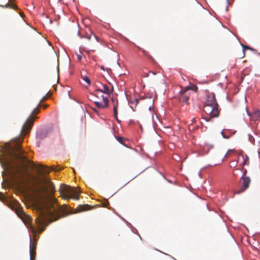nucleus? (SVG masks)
I'll return each mask as SVG.
<instances>
[{
    "label": "nucleus",
    "instance_id": "29",
    "mask_svg": "<svg viewBox=\"0 0 260 260\" xmlns=\"http://www.w3.org/2000/svg\"><path fill=\"white\" fill-rule=\"evenodd\" d=\"M247 171L246 170H244L242 176L245 177V175L246 174Z\"/></svg>",
    "mask_w": 260,
    "mask_h": 260
},
{
    "label": "nucleus",
    "instance_id": "16",
    "mask_svg": "<svg viewBox=\"0 0 260 260\" xmlns=\"http://www.w3.org/2000/svg\"><path fill=\"white\" fill-rule=\"evenodd\" d=\"M0 7L2 8H10L13 9H17V6L15 5H13L10 3H7L5 5H0Z\"/></svg>",
    "mask_w": 260,
    "mask_h": 260
},
{
    "label": "nucleus",
    "instance_id": "32",
    "mask_svg": "<svg viewBox=\"0 0 260 260\" xmlns=\"http://www.w3.org/2000/svg\"><path fill=\"white\" fill-rule=\"evenodd\" d=\"M47 107H48L47 105H43V107L44 108H45V109Z\"/></svg>",
    "mask_w": 260,
    "mask_h": 260
},
{
    "label": "nucleus",
    "instance_id": "30",
    "mask_svg": "<svg viewBox=\"0 0 260 260\" xmlns=\"http://www.w3.org/2000/svg\"><path fill=\"white\" fill-rule=\"evenodd\" d=\"M20 16H21L22 17H24V14H23L22 12H21V13H20Z\"/></svg>",
    "mask_w": 260,
    "mask_h": 260
},
{
    "label": "nucleus",
    "instance_id": "38",
    "mask_svg": "<svg viewBox=\"0 0 260 260\" xmlns=\"http://www.w3.org/2000/svg\"><path fill=\"white\" fill-rule=\"evenodd\" d=\"M226 1L228 2V3H229L230 0H226Z\"/></svg>",
    "mask_w": 260,
    "mask_h": 260
},
{
    "label": "nucleus",
    "instance_id": "6",
    "mask_svg": "<svg viewBox=\"0 0 260 260\" xmlns=\"http://www.w3.org/2000/svg\"><path fill=\"white\" fill-rule=\"evenodd\" d=\"M204 111L206 115L204 118L207 121H210L212 118L218 117L220 112L218 106L204 105Z\"/></svg>",
    "mask_w": 260,
    "mask_h": 260
},
{
    "label": "nucleus",
    "instance_id": "21",
    "mask_svg": "<svg viewBox=\"0 0 260 260\" xmlns=\"http://www.w3.org/2000/svg\"><path fill=\"white\" fill-rule=\"evenodd\" d=\"M242 47H243V51L244 56L245 55V50L246 49H249V50H252V51H255V50L254 49L251 48L249 46H245V45H242Z\"/></svg>",
    "mask_w": 260,
    "mask_h": 260
},
{
    "label": "nucleus",
    "instance_id": "7",
    "mask_svg": "<svg viewBox=\"0 0 260 260\" xmlns=\"http://www.w3.org/2000/svg\"><path fill=\"white\" fill-rule=\"evenodd\" d=\"M190 96V92L186 90L184 88L182 89L178 95H177V99L180 103H183L185 105H188V100Z\"/></svg>",
    "mask_w": 260,
    "mask_h": 260
},
{
    "label": "nucleus",
    "instance_id": "24",
    "mask_svg": "<svg viewBox=\"0 0 260 260\" xmlns=\"http://www.w3.org/2000/svg\"><path fill=\"white\" fill-rule=\"evenodd\" d=\"M141 51H142V52H143V54L145 56H148V57H151V56L148 54V53L144 49H142V48H140L139 49Z\"/></svg>",
    "mask_w": 260,
    "mask_h": 260
},
{
    "label": "nucleus",
    "instance_id": "17",
    "mask_svg": "<svg viewBox=\"0 0 260 260\" xmlns=\"http://www.w3.org/2000/svg\"><path fill=\"white\" fill-rule=\"evenodd\" d=\"M184 89L188 91H189V90H192L195 92H197L198 90V87L195 85H191L190 86L185 87Z\"/></svg>",
    "mask_w": 260,
    "mask_h": 260
},
{
    "label": "nucleus",
    "instance_id": "23",
    "mask_svg": "<svg viewBox=\"0 0 260 260\" xmlns=\"http://www.w3.org/2000/svg\"><path fill=\"white\" fill-rule=\"evenodd\" d=\"M116 139L121 144L124 145V146H126L124 144V142H123V138L121 137H116Z\"/></svg>",
    "mask_w": 260,
    "mask_h": 260
},
{
    "label": "nucleus",
    "instance_id": "28",
    "mask_svg": "<svg viewBox=\"0 0 260 260\" xmlns=\"http://www.w3.org/2000/svg\"><path fill=\"white\" fill-rule=\"evenodd\" d=\"M77 58L79 61H80L82 59V55L81 54H78Z\"/></svg>",
    "mask_w": 260,
    "mask_h": 260
},
{
    "label": "nucleus",
    "instance_id": "15",
    "mask_svg": "<svg viewBox=\"0 0 260 260\" xmlns=\"http://www.w3.org/2000/svg\"><path fill=\"white\" fill-rule=\"evenodd\" d=\"M89 206L87 204L79 205L77 208V210L79 212L86 211L89 210Z\"/></svg>",
    "mask_w": 260,
    "mask_h": 260
},
{
    "label": "nucleus",
    "instance_id": "13",
    "mask_svg": "<svg viewBox=\"0 0 260 260\" xmlns=\"http://www.w3.org/2000/svg\"><path fill=\"white\" fill-rule=\"evenodd\" d=\"M251 119L252 120L256 121L258 120L260 117V111L256 110L253 112L250 115Z\"/></svg>",
    "mask_w": 260,
    "mask_h": 260
},
{
    "label": "nucleus",
    "instance_id": "18",
    "mask_svg": "<svg viewBox=\"0 0 260 260\" xmlns=\"http://www.w3.org/2000/svg\"><path fill=\"white\" fill-rule=\"evenodd\" d=\"M234 153H235V150H228V151L224 155V156L223 158H222V160L223 161L230 155H231L232 154H234Z\"/></svg>",
    "mask_w": 260,
    "mask_h": 260
},
{
    "label": "nucleus",
    "instance_id": "4",
    "mask_svg": "<svg viewBox=\"0 0 260 260\" xmlns=\"http://www.w3.org/2000/svg\"><path fill=\"white\" fill-rule=\"evenodd\" d=\"M59 191L63 199H73L75 200L79 199L80 191L77 188L72 187L67 185H61Z\"/></svg>",
    "mask_w": 260,
    "mask_h": 260
},
{
    "label": "nucleus",
    "instance_id": "37",
    "mask_svg": "<svg viewBox=\"0 0 260 260\" xmlns=\"http://www.w3.org/2000/svg\"><path fill=\"white\" fill-rule=\"evenodd\" d=\"M44 230V228L42 229L41 230V232H42V231H43Z\"/></svg>",
    "mask_w": 260,
    "mask_h": 260
},
{
    "label": "nucleus",
    "instance_id": "19",
    "mask_svg": "<svg viewBox=\"0 0 260 260\" xmlns=\"http://www.w3.org/2000/svg\"><path fill=\"white\" fill-rule=\"evenodd\" d=\"M81 78L85 82H86L87 83L88 86H89L90 85V80L89 78L87 76H83V75H82L81 76Z\"/></svg>",
    "mask_w": 260,
    "mask_h": 260
},
{
    "label": "nucleus",
    "instance_id": "25",
    "mask_svg": "<svg viewBox=\"0 0 260 260\" xmlns=\"http://www.w3.org/2000/svg\"><path fill=\"white\" fill-rule=\"evenodd\" d=\"M47 99V98L46 96H44V97H43L42 98V99L40 100L39 104H38V107H40L41 106V103L44 101L45 100H46V99Z\"/></svg>",
    "mask_w": 260,
    "mask_h": 260
},
{
    "label": "nucleus",
    "instance_id": "5",
    "mask_svg": "<svg viewBox=\"0 0 260 260\" xmlns=\"http://www.w3.org/2000/svg\"><path fill=\"white\" fill-rule=\"evenodd\" d=\"M39 108L40 107H38V105L37 107L33 110L31 114L23 125L21 131L22 135L25 136L30 132L35 119L38 118V117L34 115L39 113Z\"/></svg>",
    "mask_w": 260,
    "mask_h": 260
},
{
    "label": "nucleus",
    "instance_id": "3",
    "mask_svg": "<svg viewBox=\"0 0 260 260\" xmlns=\"http://www.w3.org/2000/svg\"><path fill=\"white\" fill-rule=\"evenodd\" d=\"M10 149L13 151V152L11 153V155L15 160L18 161L22 163L24 162L31 163L32 164L33 167L43 170V172L45 174H49L51 170L57 172L61 169L60 168L57 169L53 166L50 168H48L47 166L41 165H35L33 162L30 161V160H28L26 156L23 155L24 151L21 149L19 142H18L15 146H10Z\"/></svg>",
    "mask_w": 260,
    "mask_h": 260
},
{
    "label": "nucleus",
    "instance_id": "33",
    "mask_svg": "<svg viewBox=\"0 0 260 260\" xmlns=\"http://www.w3.org/2000/svg\"><path fill=\"white\" fill-rule=\"evenodd\" d=\"M91 36H86V37L88 39V40H90L91 39Z\"/></svg>",
    "mask_w": 260,
    "mask_h": 260
},
{
    "label": "nucleus",
    "instance_id": "34",
    "mask_svg": "<svg viewBox=\"0 0 260 260\" xmlns=\"http://www.w3.org/2000/svg\"><path fill=\"white\" fill-rule=\"evenodd\" d=\"M93 36L97 40V37L95 35H93Z\"/></svg>",
    "mask_w": 260,
    "mask_h": 260
},
{
    "label": "nucleus",
    "instance_id": "12",
    "mask_svg": "<svg viewBox=\"0 0 260 260\" xmlns=\"http://www.w3.org/2000/svg\"><path fill=\"white\" fill-rule=\"evenodd\" d=\"M102 96L103 98V102L95 101L94 103L98 108L104 109L108 107L109 101L108 98L105 97L103 95Z\"/></svg>",
    "mask_w": 260,
    "mask_h": 260
},
{
    "label": "nucleus",
    "instance_id": "20",
    "mask_svg": "<svg viewBox=\"0 0 260 260\" xmlns=\"http://www.w3.org/2000/svg\"><path fill=\"white\" fill-rule=\"evenodd\" d=\"M212 148V147L209 145H205L203 148L204 152L206 154L208 153L209 152L210 149Z\"/></svg>",
    "mask_w": 260,
    "mask_h": 260
},
{
    "label": "nucleus",
    "instance_id": "10",
    "mask_svg": "<svg viewBox=\"0 0 260 260\" xmlns=\"http://www.w3.org/2000/svg\"><path fill=\"white\" fill-rule=\"evenodd\" d=\"M37 242L36 240H34L32 242L30 241L29 245V254H30V260H35L36 257V250Z\"/></svg>",
    "mask_w": 260,
    "mask_h": 260
},
{
    "label": "nucleus",
    "instance_id": "31",
    "mask_svg": "<svg viewBox=\"0 0 260 260\" xmlns=\"http://www.w3.org/2000/svg\"><path fill=\"white\" fill-rule=\"evenodd\" d=\"M192 123H195L196 122V118H193L192 119Z\"/></svg>",
    "mask_w": 260,
    "mask_h": 260
},
{
    "label": "nucleus",
    "instance_id": "2",
    "mask_svg": "<svg viewBox=\"0 0 260 260\" xmlns=\"http://www.w3.org/2000/svg\"><path fill=\"white\" fill-rule=\"evenodd\" d=\"M44 210L41 209L37 218V222L40 226H46L49 222L55 221L67 213V206H59L57 200L52 196L46 197L43 203Z\"/></svg>",
    "mask_w": 260,
    "mask_h": 260
},
{
    "label": "nucleus",
    "instance_id": "9",
    "mask_svg": "<svg viewBox=\"0 0 260 260\" xmlns=\"http://www.w3.org/2000/svg\"><path fill=\"white\" fill-rule=\"evenodd\" d=\"M18 216L23 220L25 223H28L32 220L31 217L25 213L22 210H18L17 211Z\"/></svg>",
    "mask_w": 260,
    "mask_h": 260
},
{
    "label": "nucleus",
    "instance_id": "14",
    "mask_svg": "<svg viewBox=\"0 0 260 260\" xmlns=\"http://www.w3.org/2000/svg\"><path fill=\"white\" fill-rule=\"evenodd\" d=\"M96 91H100V92L106 93L108 95H109L111 93V91L110 90L109 87L106 85H103V89H98Z\"/></svg>",
    "mask_w": 260,
    "mask_h": 260
},
{
    "label": "nucleus",
    "instance_id": "8",
    "mask_svg": "<svg viewBox=\"0 0 260 260\" xmlns=\"http://www.w3.org/2000/svg\"><path fill=\"white\" fill-rule=\"evenodd\" d=\"M250 182L251 180L249 177L242 176L240 179L241 187L239 190L236 191L235 193L238 194L245 191L249 187Z\"/></svg>",
    "mask_w": 260,
    "mask_h": 260
},
{
    "label": "nucleus",
    "instance_id": "1",
    "mask_svg": "<svg viewBox=\"0 0 260 260\" xmlns=\"http://www.w3.org/2000/svg\"><path fill=\"white\" fill-rule=\"evenodd\" d=\"M9 166L11 168L14 169L15 172L12 175L14 183L19 188H29L37 194L45 193L49 189L51 193L54 191V184L49 179L38 177L27 171H22L17 163L14 166Z\"/></svg>",
    "mask_w": 260,
    "mask_h": 260
},
{
    "label": "nucleus",
    "instance_id": "26",
    "mask_svg": "<svg viewBox=\"0 0 260 260\" xmlns=\"http://www.w3.org/2000/svg\"><path fill=\"white\" fill-rule=\"evenodd\" d=\"M237 165V161H232L231 162V167H235Z\"/></svg>",
    "mask_w": 260,
    "mask_h": 260
},
{
    "label": "nucleus",
    "instance_id": "36",
    "mask_svg": "<svg viewBox=\"0 0 260 260\" xmlns=\"http://www.w3.org/2000/svg\"><path fill=\"white\" fill-rule=\"evenodd\" d=\"M222 134H223V132H222ZM223 135V137H224V138H228V137H226L225 136H224L223 135Z\"/></svg>",
    "mask_w": 260,
    "mask_h": 260
},
{
    "label": "nucleus",
    "instance_id": "35",
    "mask_svg": "<svg viewBox=\"0 0 260 260\" xmlns=\"http://www.w3.org/2000/svg\"><path fill=\"white\" fill-rule=\"evenodd\" d=\"M101 69L102 70H104V67H103V66H101Z\"/></svg>",
    "mask_w": 260,
    "mask_h": 260
},
{
    "label": "nucleus",
    "instance_id": "27",
    "mask_svg": "<svg viewBox=\"0 0 260 260\" xmlns=\"http://www.w3.org/2000/svg\"><path fill=\"white\" fill-rule=\"evenodd\" d=\"M247 159L246 158V159H244L243 160V161L242 162V165H247Z\"/></svg>",
    "mask_w": 260,
    "mask_h": 260
},
{
    "label": "nucleus",
    "instance_id": "22",
    "mask_svg": "<svg viewBox=\"0 0 260 260\" xmlns=\"http://www.w3.org/2000/svg\"><path fill=\"white\" fill-rule=\"evenodd\" d=\"M113 112H114V117L116 119V120L117 121H118V118H117V105L114 106Z\"/></svg>",
    "mask_w": 260,
    "mask_h": 260
},
{
    "label": "nucleus",
    "instance_id": "11",
    "mask_svg": "<svg viewBox=\"0 0 260 260\" xmlns=\"http://www.w3.org/2000/svg\"><path fill=\"white\" fill-rule=\"evenodd\" d=\"M205 105L208 106H218L213 93L207 95V100L205 103Z\"/></svg>",
    "mask_w": 260,
    "mask_h": 260
}]
</instances>
